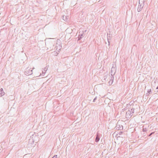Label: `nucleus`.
Returning <instances> with one entry per match:
<instances>
[{"instance_id":"4","label":"nucleus","mask_w":158,"mask_h":158,"mask_svg":"<svg viewBox=\"0 0 158 158\" xmlns=\"http://www.w3.org/2000/svg\"><path fill=\"white\" fill-rule=\"evenodd\" d=\"M115 128L116 129L121 130L123 129V126L122 125L119 124L118 122L116 124Z\"/></svg>"},{"instance_id":"14","label":"nucleus","mask_w":158,"mask_h":158,"mask_svg":"<svg viewBox=\"0 0 158 158\" xmlns=\"http://www.w3.org/2000/svg\"><path fill=\"white\" fill-rule=\"evenodd\" d=\"M34 138L38 139V136H37V135H35L34 136Z\"/></svg>"},{"instance_id":"11","label":"nucleus","mask_w":158,"mask_h":158,"mask_svg":"<svg viewBox=\"0 0 158 158\" xmlns=\"http://www.w3.org/2000/svg\"><path fill=\"white\" fill-rule=\"evenodd\" d=\"M46 73V72H43V71H42V73L41 74V75L42 76H44V74H45Z\"/></svg>"},{"instance_id":"21","label":"nucleus","mask_w":158,"mask_h":158,"mask_svg":"<svg viewBox=\"0 0 158 158\" xmlns=\"http://www.w3.org/2000/svg\"><path fill=\"white\" fill-rule=\"evenodd\" d=\"M89 101L88 102L89 103H90V101H91V100H89Z\"/></svg>"},{"instance_id":"19","label":"nucleus","mask_w":158,"mask_h":158,"mask_svg":"<svg viewBox=\"0 0 158 158\" xmlns=\"http://www.w3.org/2000/svg\"><path fill=\"white\" fill-rule=\"evenodd\" d=\"M154 133V132H152V133H151L149 135V136H151L152 134H153Z\"/></svg>"},{"instance_id":"9","label":"nucleus","mask_w":158,"mask_h":158,"mask_svg":"<svg viewBox=\"0 0 158 158\" xmlns=\"http://www.w3.org/2000/svg\"><path fill=\"white\" fill-rule=\"evenodd\" d=\"M114 76H111V79H110V81H109V83H110V81H111V84H112V82L113 81V80H114Z\"/></svg>"},{"instance_id":"24","label":"nucleus","mask_w":158,"mask_h":158,"mask_svg":"<svg viewBox=\"0 0 158 158\" xmlns=\"http://www.w3.org/2000/svg\"><path fill=\"white\" fill-rule=\"evenodd\" d=\"M63 19L64 18V16H63Z\"/></svg>"},{"instance_id":"13","label":"nucleus","mask_w":158,"mask_h":158,"mask_svg":"<svg viewBox=\"0 0 158 158\" xmlns=\"http://www.w3.org/2000/svg\"><path fill=\"white\" fill-rule=\"evenodd\" d=\"M47 69H48V68H46V67L44 68V72H46V71H47Z\"/></svg>"},{"instance_id":"16","label":"nucleus","mask_w":158,"mask_h":158,"mask_svg":"<svg viewBox=\"0 0 158 158\" xmlns=\"http://www.w3.org/2000/svg\"><path fill=\"white\" fill-rule=\"evenodd\" d=\"M146 129H145V130L144 128H143V131H146Z\"/></svg>"},{"instance_id":"8","label":"nucleus","mask_w":158,"mask_h":158,"mask_svg":"<svg viewBox=\"0 0 158 158\" xmlns=\"http://www.w3.org/2000/svg\"><path fill=\"white\" fill-rule=\"evenodd\" d=\"M99 140V137L98 136V135H97V136L95 139V142H98Z\"/></svg>"},{"instance_id":"3","label":"nucleus","mask_w":158,"mask_h":158,"mask_svg":"<svg viewBox=\"0 0 158 158\" xmlns=\"http://www.w3.org/2000/svg\"><path fill=\"white\" fill-rule=\"evenodd\" d=\"M116 72V66L114 67L113 65L111 68V69L110 71V74L111 76H114L115 75Z\"/></svg>"},{"instance_id":"5","label":"nucleus","mask_w":158,"mask_h":158,"mask_svg":"<svg viewBox=\"0 0 158 158\" xmlns=\"http://www.w3.org/2000/svg\"><path fill=\"white\" fill-rule=\"evenodd\" d=\"M139 5L137 9L138 12H139L141 11L143 6V4H140L139 1Z\"/></svg>"},{"instance_id":"10","label":"nucleus","mask_w":158,"mask_h":158,"mask_svg":"<svg viewBox=\"0 0 158 158\" xmlns=\"http://www.w3.org/2000/svg\"><path fill=\"white\" fill-rule=\"evenodd\" d=\"M107 40H108V43H109V44H108V45H109L110 44V42L109 41V40H110V39L109 38H108V35H110V34H109V35H108V34H107Z\"/></svg>"},{"instance_id":"20","label":"nucleus","mask_w":158,"mask_h":158,"mask_svg":"<svg viewBox=\"0 0 158 158\" xmlns=\"http://www.w3.org/2000/svg\"><path fill=\"white\" fill-rule=\"evenodd\" d=\"M96 99H93V102H94L95 101V100H96Z\"/></svg>"},{"instance_id":"2","label":"nucleus","mask_w":158,"mask_h":158,"mask_svg":"<svg viewBox=\"0 0 158 158\" xmlns=\"http://www.w3.org/2000/svg\"><path fill=\"white\" fill-rule=\"evenodd\" d=\"M30 68H27L26 69L25 74L26 75L28 76L32 74V69L31 70Z\"/></svg>"},{"instance_id":"6","label":"nucleus","mask_w":158,"mask_h":158,"mask_svg":"<svg viewBox=\"0 0 158 158\" xmlns=\"http://www.w3.org/2000/svg\"><path fill=\"white\" fill-rule=\"evenodd\" d=\"M79 37H78V40H80L81 38H82V37H83V32H79Z\"/></svg>"},{"instance_id":"1","label":"nucleus","mask_w":158,"mask_h":158,"mask_svg":"<svg viewBox=\"0 0 158 158\" xmlns=\"http://www.w3.org/2000/svg\"><path fill=\"white\" fill-rule=\"evenodd\" d=\"M135 109L134 108H131V110H128L126 112V117L127 118H130L133 115V114L134 111Z\"/></svg>"},{"instance_id":"15","label":"nucleus","mask_w":158,"mask_h":158,"mask_svg":"<svg viewBox=\"0 0 158 158\" xmlns=\"http://www.w3.org/2000/svg\"><path fill=\"white\" fill-rule=\"evenodd\" d=\"M52 158H57V155H56L54 156Z\"/></svg>"},{"instance_id":"18","label":"nucleus","mask_w":158,"mask_h":158,"mask_svg":"<svg viewBox=\"0 0 158 158\" xmlns=\"http://www.w3.org/2000/svg\"><path fill=\"white\" fill-rule=\"evenodd\" d=\"M37 141H38L37 140H34L33 141V142H35V143H37Z\"/></svg>"},{"instance_id":"17","label":"nucleus","mask_w":158,"mask_h":158,"mask_svg":"<svg viewBox=\"0 0 158 158\" xmlns=\"http://www.w3.org/2000/svg\"><path fill=\"white\" fill-rule=\"evenodd\" d=\"M150 94H148V93L147 92V93L146 94V96H148Z\"/></svg>"},{"instance_id":"23","label":"nucleus","mask_w":158,"mask_h":158,"mask_svg":"<svg viewBox=\"0 0 158 158\" xmlns=\"http://www.w3.org/2000/svg\"><path fill=\"white\" fill-rule=\"evenodd\" d=\"M96 98H97V97H96L94 99H96Z\"/></svg>"},{"instance_id":"12","label":"nucleus","mask_w":158,"mask_h":158,"mask_svg":"<svg viewBox=\"0 0 158 158\" xmlns=\"http://www.w3.org/2000/svg\"><path fill=\"white\" fill-rule=\"evenodd\" d=\"M147 92L148 93V94H150L152 92L151 90V89L148 90Z\"/></svg>"},{"instance_id":"22","label":"nucleus","mask_w":158,"mask_h":158,"mask_svg":"<svg viewBox=\"0 0 158 158\" xmlns=\"http://www.w3.org/2000/svg\"><path fill=\"white\" fill-rule=\"evenodd\" d=\"M156 89H158V86H157V87L156 88Z\"/></svg>"},{"instance_id":"7","label":"nucleus","mask_w":158,"mask_h":158,"mask_svg":"<svg viewBox=\"0 0 158 158\" xmlns=\"http://www.w3.org/2000/svg\"><path fill=\"white\" fill-rule=\"evenodd\" d=\"M0 94H1V96L4 95L5 94V93L3 92V89L2 88H1L0 89Z\"/></svg>"}]
</instances>
